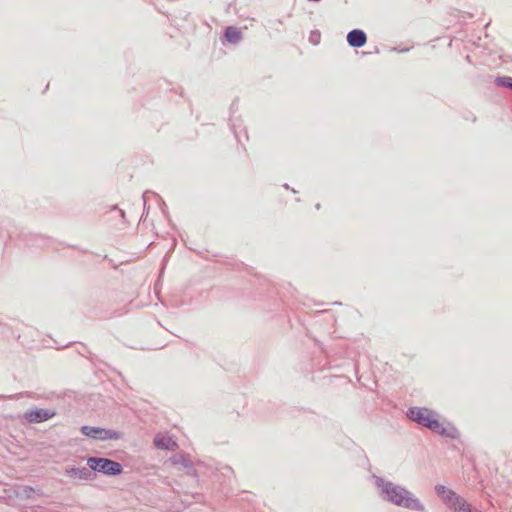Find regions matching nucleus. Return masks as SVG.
<instances>
[{
	"instance_id": "obj_1",
	"label": "nucleus",
	"mask_w": 512,
	"mask_h": 512,
	"mask_svg": "<svg viewBox=\"0 0 512 512\" xmlns=\"http://www.w3.org/2000/svg\"><path fill=\"white\" fill-rule=\"evenodd\" d=\"M372 482L383 501L412 511L423 512L425 510L423 503L405 486L377 475H372Z\"/></svg>"
},
{
	"instance_id": "obj_2",
	"label": "nucleus",
	"mask_w": 512,
	"mask_h": 512,
	"mask_svg": "<svg viewBox=\"0 0 512 512\" xmlns=\"http://www.w3.org/2000/svg\"><path fill=\"white\" fill-rule=\"evenodd\" d=\"M86 464L93 471V474L100 473L114 477L123 472V465L120 462L106 457L90 456L87 458Z\"/></svg>"
},
{
	"instance_id": "obj_3",
	"label": "nucleus",
	"mask_w": 512,
	"mask_h": 512,
	"mask_svg": "<svg viewBox=\"0 0 512 512\" xmlns=\"http://www.w3.org/2000/svg\"><path fill=\"white\" fill-rule=\"evenodd\" d=\"M406 415L411 421L432 431H434V429L440 428V422L437 418V413L430 410L429 408L416 406L410 407L408 408Z\"/></svg>"
},
{
	"instance_id": "obj_4",
	"label": "nucleus",
	"mask_w": 512,
	"mask_h": 512,
	"mask_svg": "<svg viewBox=\"0 0 512 512\" xmlns=\"http://www.w3.org/2000/svg\"><path fill=\"white\" fill-rule=\"evenodd\" d=\"M80 432L86 437L100 441L118 440L121 439L123 436L121 432L116 430L89 425H82L80 428Z\"/></svg>"
},
{
	"instance_id": "obj_5",
	"label": "nucleus",
	"mask_w": 512,
	"mask_h": 512,
	"mask_svg": "<svg viewBox=\"0 0 512 512\" xmlns=\"http://www.w3.org/2000/svg\"><path fill=\"white\" fill-rule=\"evenodd\" d=\"M56 415L55 410L46 408H33L24 413V419L29 423H42Z\"/></svg>"
},
{
	"instance_id": "obj_6",
	"label": "nucleus",
	"mask_w": 512,
	"mask_h": 512,
	"mask_svg": "<svg viewBox=\"0 0 512 512\" xmlns=\"http://www.w3.org/2000/svg\"><path fill=\"white\" fill-rule=\"evenodd\" d=\"M434 490L437 496L442 499V501L448 508H450L452 504L455 503V501H458V498L460 497V495L457 494L454 490L442 484H437L434 487Z\"/></svg>"
},
{
	"instance_id": "obj_7",
	"label": "nucleus",
	"mask_w": 512,
	"mask_h": 512,
	"mask_svg": "<svg viewBox=\"0 0 512 512\" xmlns=\"http://www.w3.org/2000/svg\"><path fill=\"white\" fill-rule=\"evenodd\" d=\"M65 476L69 478H77L82 481H89L95 478L93 471L87 467H66L64 471Z\"/></svg>"
},
{
	"instance_id": "obj_8",
	"label": "nucleus",
	"mask_w": 512,
	"mask_h": 512,
	"mask_svg": "<svg viewBox=\"0 0 512 512\" xmlns=\"http://www.w3.org/2000/svg\"><path fill=\"white\" fill-rule=\"evenodd\" d=\"M346 41L352 48H361L367 42V35L364 30L355 28L347 33Z\"/></svg>"
},
{
	"instance_id": "obj_9",
	"label": "nucleus",
	"mask_w": 512,
	"mask_h": 512,
	"mask_svg": "<svg viewBox=\"0 0 512 512\" xmlns=\"http://www.w3.org/2000/svg\"><path fill=\"white\" fill-rule=\"evenodd\" d=\"M172 462L176 465H181L186 469V472L189 476L194 478H198V472L194 467L191 459L185 454H179L172 457Z\"/></svg>"
},
{
	"instance_id": "obj_10",
	"label": "nucleus",
	"mask_w": 512,
	"mask_h": 512,
	"mask_svg": "<svg viewBox=\"0 0 512 512\" xmlns=\"http://www.w3.org/2000/svg\"><path fill=\"white\" fill-rule=\"evenodd\" d=\"M154 445L156 448L165 451H174L178 445L176 441L167 435L157 434L154 438Z\"/></svg>"
},
{
	"instance_id": "obj_11",
	"label": "nucleus",
	"mask_w": 512,
	"mask_h": 512,
	"mask_svg": "<svg viewBox=\"0 0 512 512\" xmlns=\"http://www.w3.org/2000/svg\"><path fill=\"white\" fill-rule=\"evenodd\" d=\"M224 40L230 44H237L242 39V32L233 26H228L225 28L223 33Z\"/></svg>"
},
{
	"instance_id": "obj_12",
	"label": "nucleus",
	"mask_w": 512,
	"mask_h": 512,
	"mask_svg": "<svg viewBox=\"0 0 512 512\" xmlns=\"http://www.w3.org/2000/svg\"><path fill=\"white\" fill-rule=\"evenodd\" d=\"M237 110H238V102H237V100H234L230 106V127H231V130H232L236 140L238 142H240V135H239V131H238V128H241L240 120L233 118V114Z\"/></svg>"
},
{
	"instance_id": "obj_13",
	"label": "nucleus",
	"mask_w": 512,
	"mask_h": 512,
	"mask_svg": "<svg viewBox=\"0 0 512 512\" xmlns=\"http://www.w3.org/2000/svg\"><path fill=\"white\" fill-rule=\"evenodd\" d=\"M449 509L453 512H479L478 509L474 508L462 496H460L458 501H455Z\"/></svg>"
},
{
	"instance_id": "obj_14",
	"label": "nucleus",
	"mask_w": 512,
	"mask_h": 512,
	"mask_svg": "<svg viewBox=\"0 0 512 512\" xmlns=\"http://www.w3.org/2000/svg\"><path fill=\"white\" fill-rule=\"evenodd\" d=\"M434 431L437 432L438 434H440L441 436H444V437H447L450 439H458L460 436L458 429L453 425L444 427L440 424V428L434 429Z\"/></svg>"
},
{
	"instance_id": "obj_15",
	"label": "nucleus",
	"mask_w": 512,
	"mask_h": 512,
	"mask_svg": "<svg viewBox=\"0 0 512 512\" xmlns=\"http://www.w3.org/2000/svg\"><path fill=\"white\" fill-rule=\"evenodd\" d=\"M495 83L499 87L507 88L512 91V77L510 76H498L495 79Z\"/></svg>"
},
{
	"instance_id": "obj_16",
	"label": "nucleus",
	"mask_w": 512,
	"mask_h": 512,
	"mask_svg": "<svg viewBox=\"0 0 512 512\" xmlns=\"http://www.w3.org/2000/svg\"><path fill=\"white\" fill-rule=\"evenodd\" d=\"M321 34L318 30L311 31L309 36V42L313 45H318L320 43Z\"/></svg>"
},
{
	"instance_id": "obj_17",
	"label": "nucleus",
	"mask_w": 512,
	"mask_h": 512,
	"mask_svg": "<svg viewBox=\"0 0 512 512\" xmlns=\"http://www.w3.org/2000/svg\"><path fill=\"white\" fill-rule=\"evenodd\" d=\"M148 194H153V195H155V193H153V192H151V191H145V192L143 193V195H142V199H143V203H144V208L146 207V203H147V196H148ZM156 196H158V195L156 194Z\"/></svg>"
},
{
	"instance_id": "obj_18",
	"label": "nucleus",
	"mask_w": 512,
	"mask_h": 512,
	"mask_svg": "<svg viewBox=\"0 0 512 512\" xmlns=\"http://www.w3.org/2000/svg\"><path fill=\"white\" fill-rule=\"evenodd\" d=\"M120 216L123 220H125L126 214L124 210L119 209Z\"/></svg>"
},
{
	"instance_id": "obj_19",
	"label": "nucleus",
	"mask_w": 512,
	"mask_h": 512,
	"mask_svg": "<svg viewBox=\"0 0 512 512\" xmlns=\"http://www.w3.org/2000/svg\"><path fill=\"white\" fill-rule=\"evenodd\" d=\"M242 130H243V131H244V133H245V138H247V139H248V135H247L246 129H245V128H243Z\"/></svg>"
},
{
	"instance_id": "obj_20",
	"label": "nucleus",
	"mask_w": 512,
	"mask_h": 512,
	"mask_svg": "<svg viewBox=\"0 0 512 512\" xmlns=\"http://www.w3.org/2000/svg\"><path fill=\"white\" fill-rule=\"evenodd\" d=\"M409 51V48H406V49H402L401 52H407Z\"/></svg>"
},
{
	"instance_id": "obj_21",
	"label": "nucleus",
	"mask_w": 512,
	"mask_h": 512,
	"mask_svg": "<svg viewBox=\"0 0 512 512\" xmlns=\"http://www.w3.org/2000/svg\"><path fill=\"white\" fill-rule=\"evenodd\" d=\"M479 512H481V511L479 510Z\"/></svg>"
}]
</instances>
